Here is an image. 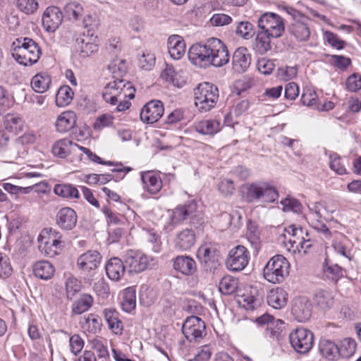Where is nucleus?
<instances>
[{"instance_id": "obj_1", "label": "nucleus", "mask_w": 361, "mask_h": 361, "mask_svg": "<svg viewBox=\"0 0 361 361\" xmlns=\"http://www.w3.org/2000/svg\"><path fill=\"white\" fill-rule=\"evenodd\" d=\"M188 59L200 68L222 67L228 63L230 55L227 47L218 38L212 37L205 43H196L188 51Z\"/></svg>"}, {"instance_id": "obj_2", "label": "nucleus", "mask_w": 361, "mask_h": 361, "mask_svg": "<svg viewBox=\"0 0 361 361\" xmlns=\"http://www.w3.org/2000/svg\"><path fill=\"white\" fill-rule=\"evenodd\" d=\"M12 56L20 65L31 66L36 63L42 51L39 44L29 37L16 39L11 45Z\"/></svg>"}, {"instance_id": "obj_3", "label": "nucleus", "mask_w": 361, "mask_h": 361, "mask_svg": "<svg viewBox=\"0 0 361 361\" xmlns=\"http://www.w3.org/2000/svg\"><path fill=\"white\" fill-rule=\"evenodd\" d=\"M290 264L281 255L271 257L263 269L264 279L271 283H282L289 275Z\"/></svg>"}, {"instance_id": "obj_4", "label": "nucleus", "mask_w": 361, "mask_h": 361, "mask_svg": "<svg viewBox=\"0 0 361 361\" xmlns=\"http://www.w3.org/2000/svg\"><path fill=\"white\" fill-rule=\"evenodd\" d=\"M195 105L200 112H207L213 109L219 99L217 87L209 82L200 84L194 92Z\"/></svg>"}, {"instance_id": "obj_5", "label": "nucleus", "mask_w": 361, "mask_h": 361, "mask_svg": "<svg viewBox=\"0 0 361 361\" xmlns=\"http://www.w3.org/2000/svg\"><path fill=\"white\" fill-rule=\"evenodd\" d=\"M283 9L292 18L288 26V32L299 42L307 41L310 36L309 18L293 7L285 6Z\"/></svg>"}, {"instance_id": "obj_6", "label": "nucleus", "mask_w": 361, "mask_h": 361, "mask_svg": "<svg viewBox=\"0 0 361 361\" xmlns=\"http://www.w3.org/2000/svg\"><path fill=\"white\" fill-rule=\"evenodd\" d=\"M135 89L130 82L123 80H114L106 85L102 92V97L105 102L116 105L118 102V97L125 99H133Z\"/></svg>"}, {"instance_id": "obj_7", "label": "nucleus", "mask_w": 361, "mask_h": 361, "mask_svg": "<svg viewBox=\"0 0 361 361\" xmlns=\"http://www.w3.org/2000/svg\"><path fill=\"white\" fill-rule=\"evenodd\" d=\"M314 229L322 233L324 240H331V247L336 254L350 260V251L347 247L348 240L345 235L337 231L331 232L325 224L319 223L314 226Z\"/></svg>"}, {"instance_id": "obj_8", "label": "nucleus", "mask_w": 361, "mask_h": 361, "mask_svg": "<svg viewBox=\"0 0 361 361\" xmlns=\"http://www.w3.org/2000/svg\"><path fill=\"white\" fill-rule=\"evenodd\" d=\"M257 26L272 38L280 37L285 30L283 19L279 15L271 12L261 15L257 20Z\"/></svg>"}, {"instance_id": "obj_9", "label": "nucleus", "mask_w": 361, "mask_h": 361, "mask_svg": "<svg viewBox=\"0 0 361 361\" xmlns=\"http://www.w3.org/2000/svg\"><path fill=\"white\" fill-rule=\"evenodd\" d=\"M182 332L190 343H200L207 335L206 324L199 317H188L182 325Z\"/></svg>"}, {"instance_id": "obj_10", "label": "nucleus", "mask_w": 361, "mask_h": 361, "mask_svg": "<svg viewBox=\"0 0 361 361\" xmlns=\"http://www.w3.org/2000/svg\"><path fill=\"white\" fill-rule=\"evenodd\" d=\"M289 340L294 350L300 354L309 352L314 343L313 334L303 328H298L289 335Z\"/></svg>"}, {"instance_id": "obj_11", "label": "nucleus", "mask_w": 361, "mask_h": 361, "mask_svg": "<svg viewBox=\"0 0 361 361\" xmlns=\"http://www.w3.org/2000/svg\"><path fill=\"white\" fill-rule=\"evenodd\" d=\"M250 260V253L243 245H238L231 249L226 261V267L232 271L244 269Z\"/></svg>"}, {"instance_id": "obj_12", "label": "nucleus", "mask_w": 361, "mask_h": 361, "mask_svg": "<svg viewBox=\"0 0 361 361\" xmlns=\"http://www.w3.org/2000/svg\"><path fill=\"white\" fill-rule=\"evenodd\" d=\"M149 264V257L140 251L128 250L126 255L125 264L130 274L145 271Z\"/></svg>"}, {"instance_id": "obj_13", "label": "nucleus", "mask_w": 361, "mask_h": 361, "mask_svg": "<svg viewBox=\"0 0 361 361\" xmlns=\"http://www.w3.org/2000/svg\"><path fill=\"white\" fill-rule=\"evenodd\" d=\"M196 212L197 204L193 200L189 201L183 205H178L170 214V224L174 226L185 220L192 219L197 216Z\"/></svg>"}, {"instance_id": "obj_14", "label": "nucleus", "mask_w": 361, "mask_h": 361, "mask_svg": "<svg viewBox=\"0 0 361 361\" xmlns=\"http://www.w3.org/2000/svg\"><path fill=\"white\" fill-rule=\"evenodd\" d=\"M291 312L298 322H305L311 317L312 305L307 297H298L293 301Z\"/></svg>"}, {"instance_id": "obj_15", "label": "nucleus", "mask_w": 361, "mask_h": 361, "mask_svg": "<svg viewBox=\"0 0 361 361\" xmlns=\"http://www.w3.org/2000/svg\"><path fill=\"white\" fill-rule=\"evenodd\" d=\"M164 112L163 103L159 100H152L142 108L140 116L143 122L154 123L163 116Z\"/></svg>"}, {"instance_id": "obj_16", "label": "nucleus", "mask_w": 361, "mask_h": 361, "mask_svg": "<svg viewBox=\"0 0 361 361\" xmlns=\"http://www.w3.org/2000/svg\"><path fill=\"white\" fill-rule=\"evenodd\" d=\"M304 235H308L307 231L302 228L292 224L284 229V233L281 235L283 238L282 243L286 247L288 251L297 247V245L303 238Z\"/></svg>"}, {"instance_id": "obj_17", "label": "nucleus", "mask_w": 361, "mask_h": 361, "mask_svg": "<svg viewBox=\"0 0 361 361\" xmlns=\"http://www.w3.org/2000/svg\"><path fill=\"white\" fill-rule=\"evenodd\" d=\"M61 233L49 228L47 240L44 241V245L42 244L39 245V249L42 252H44L46 255L51 257H54L59 254V250L63 247V242L61 240Z\"/></svg>"}, {"instance_id": "obj_18", "label": "nucleus", "mask_w": 361, "mask_h": 361, "mask_svg": "<svg viewBox=\"0 0 361 361\" xmlns=\"http://www.w3.org/2000/svg\"><path fill=\"white\" fill-rule=\"evenodd\" d=\"M63 14L59 8L56 6L48 7L42 16V25L45 30L53 32L61 24Z\"/></svg>"}, {"instance_id": "obj_19", "label": "nucleus", "mask_w": 361, "mask_h": 361, "mask_svg": "<svg viewBox=\"0 0 361 361\" xmlns=\"http://www.w3.org/2000/svg\"><path fill=\"white\" fill-rule=\"evenodd\" d=\"M97 44L92 42V39L88 36L78 37L73 47L74 54L80 58L87 57L97 51Z\"/></svg>"}, {"instance_id": "obj_20", "label": "nucleus", "mask_w": 361, "mask_h": 361, "mask_svg": "<svg viewBox=\"0 0 361 361\" xmlns=\"http://www.w3.org/2000/svg\"><path fill=\"white\" fill-rule=\"evenodd\" d=\"M251 63V56L245 47L238 48L233 54V69L238 73L245 72Z\"/></svg>"}, {"instance_id": "obj_21", "label": "nucleus", "mask_w": 361, "mask_h": 361, "mask_svg": "<svg viewBox=\"0 0 361 361\" xmlns=\"http://www.w3.org/2000/svg\"><path fill=\"white\" fill-rule=\"evenodd\" d=\"M101 262V255L99 252L89 250L81 255L77 259V266L83 271H90L95 269Z\"/></svg>"}, {"instance_id": "obj_22", "label": "nucleus", "mask_w": 361, "mask_h": 361, "mask_svg": "<svg viewBox=\"0 0 361 361\" xmlns=\"http://www.w3.org/2000/svg\"><path fill=\"white\" fill-rule=\"evenodd\" d=\"M76 222V213L71 208H62L56 214V223L62 229L71 230L75 227Z\"/></svg>"}, {"instance_id": "obj_23", "label": "nucleus", "mask_w": 361, "mask_h": 361, "mask_svg": "<svg viewBox=\"0 0 361 361\" xmlns=\"http://www.w3.org/2000/svg\"><path fill=\"white\" fill-rule=\"evenodd\" d=\"M167 47L169 54L173 59L179 60L185 53V43L180 35L170 36L168 39Z\"/></svg>"}, {"instance_id": "obj_24", "label": "nucleus", "mask_w": 361, "mask_h": 361, "mask_svg": "<svg viewBox=\"0 0 361 361\" xmlns=\"http://www.w3.org/2000/svg\"><path fill=\"white\" fill-rule=\"evenodd\" d=\"M141 180L143 188L150 194H157L162 187L159 176L153 171L141 173Z\"/></svg>"}, {"instance_id": "obj_25", "label": "nucleus", "mask_w": 361, "mask_h": 361, "mask_svg": "<svg viewBox=\"0 0 361 361\" xmlns=\"http://www.w3.org/2000/svg\"><path fill=\"white\" fill-rule=\"evenodd\" d=\"M126 269V264L118 257L111 258L106 264V275L112 281L121 280Z\"/></svg>"}, {"instance_id": "obj_26", "label": "nucleus", "mask_w": 361, "mask_h": 361, "mask_svg": "<svg viewBox=\"0 0 361 361\" xmlns=\"http://www.w3.org/2000/svg\"><path fill=\"white\" fill-rule=\"evenodd\" d=\"M174 269L186 276L192 275L197 269L195 261L189 256H178L173 260Z\"/></svg>"}, {"instance_id": "obj_27", "label": "nucleus", "mask_w": 361, "mask_h": 361, "mask_svg": "<svg viewBox=\"0 0 361 361\" xmlns=\"http://www.w3.org/2000/svg\"><path fill=\"white\" fill-rule=\"evenodd\" d=\"M75 122L76 115L73 111H64L57 117L56 129L61 133L68 132L74 127Z\"/></svg>"}, {"instance_id": "obj_28", "label": "nucleus", "mask_w": 361, "mask_h": 361, "mask_svg": "<svg viewBox=\"0 0 361 361\" xmlns=\"http://www.w3.org/2000/svg\"><path fill=\"white\" fill-rule=\"evenodd\" d=\"M222 126L216 119L202 120L194 125L195 130L202 135H213L221 130Z\"/></svg>"}, {"instance_id": "obj_29", "label": "nucleus", "mask_w": 361, "mask_h": 361, "mask_svg": "<svg viewBox=\"0 0 361 361\" xmlns=\"http://www.w3.org/2000/svg\"><path fill=\"white\" fill-rule=\"evenodd\" d=\"M267 303L274 309L284 307L288 302V294L282 288H277L271 290L267 295Z\"/></svg>"}, {"instance_id": "obj_30", "label": "nucleus", "mask_w": 361, "mask_h": 361, "mask_svg": "<svg viewBox=\"0 0 361 361\" xmlns=\"http://www.w3.org/2000/svg\"><path fill=\"white\" fill-rule=\"evenodd\" d=\"M196 241L195 232L192 229H184L177 234L176 247L182 250H190Z\"/></svg>"}, {"instance_id": "obj_31", "label": "nucleus", "mask_w": 361, "mask_h": 361, "mask_svg": "<svg viewBox=\"0 0 361 361\" xmlns=\"http://www.w3.org/2000/svg\"><path fill=\"white\" fill-rule=\"evenodd\" d=\"M103 314L109 328L116 335H121L123 330V325L119 318V313L114 309H105Z\"/></svg>"}, {"instance_id": "obj_32", "label": "nucleus", "mask_w": 361, "mask_h": 361, "mask_svg": "<svg viewBox=\"0 0 361 361\" xmlns=\"http://www.w3.org/2000/svg\"><path fill=\"white\" fill-rule=\"evenodd\" d=\"M261 193L259 194V203L263 206L275 202L279 198V192L276 188L268 182L261 181Z\"/></svg>"}, {"instance_id": "obj_33", "label": "nucleus", "mask_w": 361, "mask_h": 361, "mask_svg": "<svg viewBox=\"0 0 361 361\" xmlns=\"http://www.w3.org/2000/svg\"><path fill=\"white\" fill-rule=\"evenodd\" d=\"M80 324L84 331L95 334L101 330L102 319L97 314H88L80 319Z\"/></svg>"}, {"instance_id": "obj_34", "label": "nucleus", "mask_w": 361, "mask_h": 361, "mask_svg": "<svg viewBox=\"0 0 361 361\" xmlns=\"http://www.w3.org/2000/svg\"><path fill=\"white\" fill-rule=\"evenodd\" d=\"M314 300L316 305L323 311L332 308L334 305L333 293L328 290H318L314 295Z\"/></svg>"}, {"instance_id": "obj_35", "label": "nucleus", "mask_w": 361, "mask_h": 361, "mask_svg": "<svg viewBox=\"0 0 361 361\" xmlns=\"http://www.w3.org/2000/svg\"><path fill=\"white\" fill-rule=\"evenodd\" d=\"M319 352L326 360H336L339 356V349L337 345L329 340H322L319 342Z\"/></svg>"}, {"instance_id": "obj_36", "label": "nucleus", "mask_w": 361, "mask_h": 361, "mask_svg": "<svg viewBox=\"0 0 361 361\" xmlns=\"http://www.w3.org/2000/svg\"><path fill=\"white\" fill-rule=\"evenodd\" d=\"M272 37L268 35L264 31L259 30L253 44L254 49L259 54H264L271 49V39Z\"/></svg>"}, {"instance_id": "obj_37", "label": "nucleus", "mask_w": 361, "mask_h": 361, "mask_svg": "<svg viewBox=\"0 0 361 361\" xmlns=\"http://www.w3.org/2000/svg\"><path fill=\"white\" fill-rule=\"evenodd\" d=\"M4 125L8 132L18 134L23 130L24 121L20 116L8 114L4 118Z\"/></svg>"}, {"instance_id": "obj_38", "label": "nucleus", "mask_w": 361, "mask_h": 361, "mask_svg": "<svg viewBox=\"0 0 361 361\" xmlns=\"http://www.w3.org/2000/svg\"><path fill=\"white\" fill-rule=\"evenodd\" d=\"M33 272L35 276L43 280H48L54 276L55 269L49 262L39 261L35 264Z\"/></svg>"}, {"instance_id": "obj_39", "label": "nucleus", "mask_w": 361, "mask_h": 361, "mask_svg": "<svg viewBox=\"0 0 361 361\" xmlns=\"http://www.w3.org/2000/svg\"><path fill=\"white\" fill-rule=\"evenodd\" d=\"M51 82V77L47 73L36 74L31 80L32 88L38 93L45 92Z\"/></svg>"}, {"instance_id": "obj_40", "label": "nucleus", "mask_w": 361, "mask_h": 361, "mask_svg": "<svg viewBox=\"0 0 361 361\" xmlns=\"http://www.w3.org/2000/svg\"><path fill=\"white\" fill-rule=\"evenodd\" d=\"M261 181L247 183L244 185V198L249 203H259Z\"/></svg>"}, {"instance_id": "obj_41", "label": "nucleus", "mask_w": 361, "mask_h": 361, "mask_svg": "<svg viewBox=\"0 0 361 361\" xmlns=\"http://www.w3.org/2000/svg\"><path fill=\"white\" fill-rule=\"evenodd\" d=\"M161 78L166 82L178 87H182L185 84V81L180 78L172 65H166L165 68L161 73Z\"/></svg>"}, {"instance_id": "obj_42", "label": "nucleus", "mask_w": 361, "mask_h": 361, "mask_svg": "<svg viewBox=\"0 0 361 361\" xmlns=\"http://www.w3.org/2000/svg\"><path fill=\"white\" fill-rule=\"evenodd\" d=\"M2 157L6 158L8 162H12L18 157H23L25 149L22 143L16 142L7 146V148L2 150Z\"/></svg>"}, {"instance_id": "obj_43", "label": "nucleus", "mask_w": 361, "mask_h": 361, "mask_svg": "<svg viewBox=\"0 0 361 361\" xmlns=\"http://www.w3.org/2000/svg\"><path fill=\"white\" fill-rule=\"evenodd\" d=\"M75 144L68 139H61L54 143L52 152L55 156L64 158L71 153L73 147H75Z\"/></svg>"}, {"instance_id": "obj_44", "label": "nucleus", "mask_w": 361, "mask_h": 361, "mask_svg": "<svg viewBox=\"0 0 361 361\" xmlns=\"http://www.w3.org/2000/svg\"><path fill=\"white\" fill-rule=\"evenodd\" d=\"M56 195L64 198H78L80 193L78 189L71 184H57L54 186Z\"/></svg>"}, {"instance_id": "obj_45", "label": "nucleus", "mask_w": 361, "mask_h": 361, "mask_svg": "<svg viewBox=\"0 0 361 361\" xmlns=\"http://www.w3.org/2000/svg\"><path fill=\"white\" fill-rule=\"evenodd\" d=\"M93 304V298L90 295H82L72 305V311L75 314H80L87 311Z\"/></svg>"}, {"instance_id": "obj_46", "label": "nucleus", "mask_w": 361, "mask_h": 361, "mask_svg": "<svg viewBox=\"0 0 361 361\" xmlns=\"http://www.w3.org/2000/svg\"><path fill=\"white\" fill-rule=\"evenodd\" d=\"M74 92L68 85L61 87L56 96V103L59 106H66L69 104L73 99Z\"/></svg>"}, {"instance_id": "obj_47", "label": "nucleus", "mask_w": 361, "mask_h": 361, "mask_svg": "<svg viewBox=\"0 0 361 361\" xmlns=\"http://www.w3.org/2000/svg\"><path fill=\"white\" fill-rule=\"evenodd\" d=\"M238 281L231 276L223 277L219 283V291L224 295H231L237 290Z\"/></svg>"}, {"instance_id": "obj_48", "label": "nucleus", "mask_w": 361, "mask_h": 361, "mask_svg": "<svg viewBox=\"0 0 361 361\" xmlns=\"http://www.w3.org/2000/svg\"><path fill=\"white\" fill-rule=\"evenodd\" d=\"M356 342L350 338H345L341 341L339 349V356L348 358L351 357L356 350Z\"/></svg>"}, {"instance_id": "obj_49", "label": "nucleus", "mask_w": 361, "mask_h": 361, "mask_svg": "<svg viewBox=\"0 0 361 361\" xmlns=\"http://www.w3.org/2000/svg\"><path fill=\"white\" fill-rule=\"evenodd\" d=\"M123 310L126 312H130L135 308L136 297L133 289L127 288L125 290L121 302Z\"/></svg>"}, {"instance_id": "obj_50", "label": "nucleus", "mask_w": 361, "mask_h": 361, "mask_svg": "<svg viewBox=\"0 0 361 361\" xmlns=\"http://www.w3.org/2000/svg\"><path fill=\"white\" fill-rule=\"evenodd\" d=\"M63 10L65 16L70 20H78L83 14V7L76 1L67 4Z\"/></svg>"}, {"instance_id": "obj_51", "label": "nucleus", "mask_w": 361, "mask_h": 361, "mask_svg": "<svg viewBox=\"0 0 361 361\" xmlns=\"http://www.w3.org/2000/svg\"><path fill=\"white\" fill-rule=\"evenodd\" d=\"M272 323L273 325L267 329V334L269 335L270 338L279 339L284 329L285 323L279 319H274Z\"/></svg>"}, {"instance_id": "obj_52", "label": "nucleus", "mask_w": 361, "mask_h": 361, "mask_svg": "<svg viewBox=\"0 0 361 361\" xmlns=\"http://www.w3.org/2000/svg\"><path fill=\"white\" fill-rule=\"evenodd\" d=\"M236 32L244 39H248L252 38L255 34L254 27L248 21H242L238 23Z\"/></svg>"}, {"instance_id": "obj_53", "label": "nucleus", "mask_w": 361, "mask_h": 361, "mask_svg": "<svg viewBox=\"0 0 361 361\" xmlns=\"http://www.w3.org/2000/svg\"><path fill=\"white\" fill-rule=\"evenodd\" d=\"M216 256V250L214 248H211L207 245L201 246L197 250V257L202 262L204 263H208L209 262L214 261Z\"/></svg>"}, {"instance_id": "obj_54", "label": "nucleus", "mask_w": 361, "mask_h": 361, "mask_svg": "<svg viewBox=\"0 0 361 361\" xmlns=\"http://www.w3.org/2000/svg\"><path fill=\"white\" fill-rule=\"evenodd\" d=\"M329 159V166L331 170L339 175H343L347 173L345 165L343 164L341 158L338 154L336 153L331 154Z\"/></svg>"}, {"instance_id": "obj_55", "label": "nucleus", "mask_w": 361, "mask_h": 361, "mask_svg": "<svg viewBox=\"0 0 361 361\" xmlns=\"http://www.w3.org/2000/svg\"><path fill=\"white\" fill-rule=\"evenodd\" d=\"M81 283L75 277H69L66 281L67 297L72 299L80 290Z\"/></svg>"}, {"instance_id": "obj_56", "label": "nucleus", "mask_w": 361, "mask_h": 361, "mask_svg": "<svg viewBox=\"0 0 361 361\" xmlns=\"http://www.w3.org/2000/svg\"><path fill=\"white\" fill-rule=\"evenodd\" d=\"M310 209L312 210V214L315 218V221H312V227L314 228V226L317 225L319 223L324 224L322 222V219H327L325 213H328V211L323 206V204L319 202H316L313 204V207L310 208Z\"/></svg>"}, {"instance_id": "obj_57", "label": "nucleus", "mask_w": 361, "mask_h": 361, "mask_svg": "<svg viewBox=\"0 0 361 361\" xmlns=\"http://www.w3.org/2000/svg\"><path fill=\"white\" fill-rule=\"evenodd\" d=\"M13 271L9 257L0 252V278L6 279L9 277Z\"/></svg>"}, {"instance_id": "obj_58", "label": "nucleus", "mask_w": 361, "mask_h": 361, "mask_svg": "<svg viewBox=\"0 0 361 361\" xmlns=\"http://www.w3.org/2000/svg\"><path fill=\"white\" fill-rule=\"evenodd\" d=\"M155 65V56L150 52H144L139 58L140 68L146 71L151 70Z\"/></svg>"}, {"instance_id": "obj_59", "label": "nucleus", "mask_w": 361, "mask_h": 361, "mask_svg": "<svg viewBox=\"0 0 361 361\" xmlns=\"http://www.w3.org/2000/svg\"><path fill=\"white\" fill-rule=\"evenodd\" d=\"M280 204H281L282 209L284 212H293L298 213L301 209V204L298 200L294 198L286 197L281 200Z\"/></svg>"}, {"instance_id": "obj_60", "label": "nucleus", "mask_w": 361, "mask_h": 361, "mask_svg": "<svg viewBox=\"0 0 361 361\" xmlns=\"http://www.w3.org/2000/svg\"><path fill=\"white\" fill-rule=\"evenodd\" d=\"M298 69L295 66H286L279 68L277 71L278 78L284 81H288L296 76Z\"/></svg>"}, {"instance_id": "obj_61", "label": "nucleus", "mask_w": 361, "mask_h": 361, "mask_svg": "<svg viewBox=\"0 0 361 361\" xmlns=\"http://www.w3.org/2000/svg\"><path fill=\"white\" fill-rule=\"evenodd\" d=\"M18 8L27 13H34L38 7V3L35 0H17Z\"/></svg>"}, {"instance_id": "obj_62", "label": "nucleus", "mask_w": 361, "mask_h": 361, "mask_svg": "<svg viewBox=\"0 0 361 361\" xmlns=\"http://www.w3.org/2000/svg\"><path fill=\"white\" fill-rule=\"evenodd\" d=\"M346 87L350 92H355L361 89V75L359 73L350 75L346 80Z\"/></svg>"}, {"instance_id": "obj_63", "label": "nucleus", "mask_w": 361, "mask_h": 361, "mask_svg": "<svg viewBox=\"0 0 361 361\" xmlns=\"http://www.w3.org/2000/svg\"><path fill=\"white\" fill-rule=\"evenodd\" d=\"M275 68L274 61L262 58L258 60L257 68L260 73L264 75H269L272 73Z\"/></svg>"}, {"instance_id": "obj_64", "label": "nucleus", "mask_w": 361, "mask_h": 361, "mask_svg": "<svg viewBox=\"0 0 361 361\" xmlns=\"http://www.w3.org/2000/svg\"><path fill=\"white\" fill-rule=\"evenodd\" d=\"M324 271L328 277L333 280H338L340 277L343 276V270L338 264L328 265L324 267Z\"/></svg>"}]
</instances>
